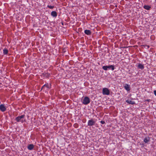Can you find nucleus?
I'll return each mask as SVG.
<instances>
[{"label": "nucleus", "mask_w": 156, "mask_h": 156, "mask_svg": "<svg viewBox=\"0 0 156 156\" xmlns=\"http://www.w3.org/2000/svg\"><path fill=\"white\" fill-rule=\"evenodd\" d=\"M90 100L89 98L87 96L84 97V98L82 100V103L85 105H87L90 103Z\"/></svg>", "instance_id": "nucleus-1"}, {"label": "nucleus", "mask_w": 156, "mask_h": 156, "mask_svg": "<svg viewBox=\"0 0 156 156\" xmlns=\"http://www.w3.org/2000/svg\"><path fill=\"white\" fill-rule=\"evenodd\" d=\"M96 123V121L94 120L93 119H91L90 120H88L87 126H92L94 125Z\"/></svg>", "instance_id": "nucleus-2"}, {"label": "nucleus", "mask_w": 156, "mask_h": 156, "mask_svg": "<svg viewBox=\"0 0 156 156\" xmlns=\"http://www.w3.org/2000/svg\"><path fill=\"white\" fill-rule=\"evenodd\" d=\"M102 94L104 95H109L110 91L108 88H104L102 89Z\"/></svg>", "instance_id": "nucleus-3"}, {"label": "nucleus", "mask_w": 156, "mask_h": 156, "mask_svg": "<svg viewBox=\"0 0 156 156\" xmlns=\"http://www.w3.org/2000/svg\"><path fill=\"white\" fill-rule=\"evenodd\" d=\"M25 117V115H23L21 116H19L18 117H16L15 118V120L17 122H20L21 120L23 119Z\"/></svg>", "instance_id": "nucleus-4"}, {"label": "nucleus", "mask_w": 156, "mask_h": 156, "mask_svg": "<svg viewBox=\"0 0 156 156\" xmlns=\"http://www.w3.org/2000/svg\"><path fill=\"white\" fill-rule=\"evenodd\" d=\"M125 89L127 91H130V85L127 83L123 85Z\"/></svg>", "instance_id": "nucleus-5"}, {"label": "nucleus", "mask_w": 156, "mask_h": 156, "mask_svg": "<svg viewBox=\"0 0 156 156\" xmlns=\"http://www.w3.org/2000/svg\"><path fill=\"white\" fill-rule=\"evenodd\" d=\"M0 110L2 112H4L6 110V108L4 104L0 105Z\"/></svg>", "instance_id": "nucleus-6"}, {"label": "nucleus", "mask_w": 156, "mask_h": 156, "mask_svg": "<svg viewBox=\"0 0 156 156\" xmlns=\"http://www.w3.org/2000/svg\"><path fill=\"white\" fill-rule=\"evenodd\" d=\"M85 34L87 35H90L91 34V32L90 30H86L84 32Z\"/></svg>", "instance_id": "nucleus-7"}, {"label": "nucleus", "mask_w": 156, "mask_h": 156, "mask_svg": "<svg viewBox=\"0 0 156 156\" xmlns=\"http://www.w3.org/2000/svg\"><path fill=\"white\" fill-rule=\"evenodd\" d=\"M51 15L53 17H56L57 16V13L55 11H53L51 13Z\"/></svg>", "instance_id": "nucleus-8"}, {"label": "nucleus", "mask_w": 156, "mask_h": 156, "mask_svg": "<svg viewBox=\"0 0 156 156\" xmlns=\"http://www.w3.org/2000/svg\"><path fill=\"white\" fill-rule=\"evenodd\" d=\"M150 138L148 136L145 137L144 140V141L145 143H147L148 142L150 141Z\"/></svg>", "instance_id": "nucleus-9"}, {"label": "nucleus", "mask_w": 156, "mask_h": 156, "mask_svg": "<svg viewBox=\"0 0 156 156\" xmlns=\"http://www.w3.org/2000/svg\"><path fill=\"white\" fill-rule=\"evenodd\" d=\"M34 147V146L32 144H30L27 147V148L28 150H32Z\"/></svg>", "instance_id": "nucleus-10"}, {"label": "nucleus", "mask_w": 156, "mask_h": 156, "mask_svg": "<svg viewBox=\"0 0 156 156\" xmlns=\"http://www.w3.org/2000/svg\"><path fill=\"white\" fill-rule=\"evenodd\" d=\"M108 69H111L112 71L114 70L115 69L114 66V65H110L107 66Z\"/></svg>", "instance_id": "nucleus-11"}, {"label": "nucleus", "mask_w": 156, "mask_h": 156, "mask_svg": "<svg viewBox=\"0 0 156 156\" xmlns=\"http://www.w3.org/2000/svg\"><path fill=\"white\" fill-rule=\"evenodd\" d=\"M137 67L138 68L141 69H143L144 68V65L140 63L138 64Z\"/></svg>", "instance_id": "nucleus-12"}, {"label": "nucleus", "mask_w": 156, "mask_h": 156, "mask_svg": "<svg viewBox=\"0 0 156 156\" xmlns=\"http://www.w3.org/2000/svg\"><path fill=\"white\" fill-rule=\"evenodd\" d=\"M126 102L128 104H131L132 105L134 104L135 103L133 101L129 100H127L126 101Z\"/></svg>", "instance_id": "nucleus-13"}, {"label": "nucleus", "mask_w": 156, "mask_h": 156, "mask_svg": "<svg viewBox=\"0 0 156 156\" xmlns=\"http://www.w3.org/2000/svg\"><path fill=\"white\" fill-rule=\"evenodd\" d=\"M144 8L146 10H149L151 8V7L148 5H144L143 6Z\"/></svg>", "instance_id": "nucleus-14"}, {"label": "nucleus", "mask_w": 156, "mask_h": 156, "mask_svg": "<svg viewBox=\"0 0 156 156\" xmlns=\"http://www.w3.org/2000/svg\"><path fill=\"white\" fill-rule=\"evenodd\" d=\"M44 86L48 89H50L51 88V84L49 85L48 83L45 84L44 85Z\"/></svg>", "instance_id": "nucleus-15"}, {"label": "nucleus", "mask_w": 156, "mask_h": 156, "mask_svg": "<svg viewBox=\"0 0 156 156\" xmlns=\"http://www.w3.org/2000/svg\"><path fill=\"white\" fill-rule=\"evenodd\" d=\"M3 53L5 55H6L8 54V49L6 48H5L3 50Z\"/></svg>", "instance_id": "nucleus-16"}, {"label": "nucleus", "mask_w": 156, "mask_h": 156, "mask_svg": "<svg viewBox=\"0 0 156 156\" xmlns=\"http://www.w3.org/2000/svg\"><path fill=\"white\" fill-rule=\"evenodd\" d=\"M102 68L104 70L106 71L108 70V68H107V66H103L102 67Z\"/></svg>", "instance_id": "nucleus-17"}, {"label": "nucleus", "mask_w": 156, "mask_h": 156, "mask_svg": "<svg viewBox=\"0 0 156 156\" xmlns=\"http://www.w3.org/2000/svg\"><path fill=\"white\" fill-rule=\"evenodd\" d=\"M143 46L144 47V48L146 49H148L150 48V46L149 45L146 44L143 45Z\"/></svg>", "instance_id": "nucleus-18"}, {"label": "nucleus", "mask_w": 156, "mask_h": 156, "mask_svg": "<svg viewBox=\"0 0 156 156\" xmlns=\"http://www.w3.org/2000/svg\"><path fill=\"white\" fill-rule=\"evenodd\" d=\"M47 7L50 9H52L54 7V6L48 5Z\"/></svg>", "instance_id": "nucleus-19"}, {"label": "nucleus", "mask_w": 156, "mask_h": 156, "mask_svg": "<svg viewBox=\"0 0 156 156\" xmlns=\"http://www.w3.org/2000/svg\"><path fill=\"white\" fill-rule=\"evenodd\" d=\"M25 122V120L24 119V120H23V119H22L20 121V122H21V123H23V122Z\"/></svg>", "instance_id": "nucleus-20"}, {"label": "nucleus", "mask_w": 156, "mask_h": 156, "mask_svg": "<svg viewBox=\"0 0 156 156\" xmlns=\"http://www.w3.org/2000/svg\"><path fill=\"white\" fill-rule=\"evenodd\" d=\"M100 123L102 124H104L105 123V122L104 121L102 120L100 121Z\"/></svg>", "instance_id": "nucleus-21"}, {"label": "nucleus", "mask_w": 156, "mask_h": 156, "mask_svg": "<svg viewBox=\"0 0 156 156\" xmlns=\"http://www.w3.org/2000/svg\"><path fill=\"white\" fill-rule=\"evenodd\" d=\"M146 101H147L148 102H150V101H151V100L150 99H147L146 100Z\"/></svg>", "instance_id": "nucleus-22"}, {"label": "nucleus", "mask_w": 156, "mask_h": 156, "mask_svg": "<svg viewBox=\"0 0 156 156\" xmlns=\"http://www.w3.org/2000/svg\"><path fill=\"white\" fill-rule=\"evenodd\" d=\"M154 94L156 96V90H154Z\"/></svg>", "instance_id": "nucleus-23"}, {"label": "nucleus", "mask_w": 156, "mask_h": 156, "mask_svg": "<svg viewBox=\"0 0 156 156\" xmlns=\"http://www.w3.org/2000/svg\"><path fill=\"white\" fill-rule=\"evenodd\" d=\"M45 87V86H44V85L41 88V90L43 89Z\"/></svg>", "instance_id": "nucleus-24"}, {"label": "nucleus", "mask_w": 156, "mask_h": 156, "mask_svg": "<svg viewBox=\"0 0 156 156\" xmlns=\"http://www.w3.org/2000/svg\"><path fill=\"white\" fill-rule=\"evenodd\" d=\"M62 25H63V23H62Z\"/></svg>", "instance_id": "nucleus-25"}]
</instances>
